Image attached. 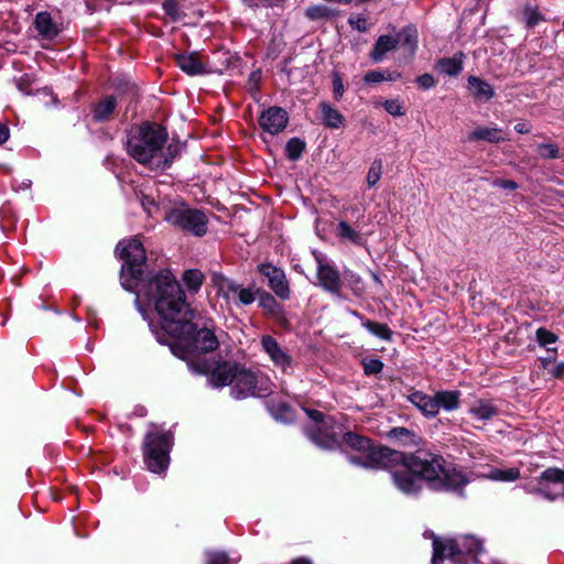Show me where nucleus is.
I'll list each match as a JSON object with an SVG mask.
<instances>
[{
  "label": "nucleus",
  "instance_id": "17",
  "mask_svg": "<svg viewBox=\"0 0 564 564\" xmlns=\"http://www.w3.org/2000/svg\"><path fill=\"white\" fill-rule=\"evenodd\" d=\"M539 487L534 492L542 495L546 499L555 500L556 495H552L546 488L543 487L544 481L558 482L564 485V470L555 467L545 469L538 479Z\"/></svg>",
  "mask_w": 564,
  "mask_h": 564
},
{
  "label": "nucleus",
  "instance_id": "24",
  "mask_svg": "<svg viewBox=\"0 0 564 564\" xmlns=\"http://www.w3.org/2000/svg\"><path fill=\"white\" fill-rule=\"evenodd\" d=\"M468 140H485L492 143H499L505 140L502 131L499 128L479 127L468 134Z\"/></svg>",
  "mask_w": 564,
  "mask_h": 564
},
{
  "label": "nucleus",
  "instance_id": "16",
  "mask_svg": "<svg viewBox=\"0 0 564 564\" xmlns=\"http://www.w3.org/2000/svg\"><path fill=\"white\" fill-rule=\"evenodd\" d=\"M409 399L423 414L427 416H435L440 411L436 394L427 395L416 391L413 392Z\"/></svg>",
  "mask_w": 564,
  "mask_h": 564
},
{
  "label": "nucleus",
  "instance_id": "11",
  "mask_svg": "<svg viewBox=\"0 0 564 564\" xmlns=\"http://www.w3.org/2000/svg\"><path fill=\"white\" fill-rule=\"evenodd\" d=\"M262 350L267 354L272 364L280 368L284 373L292 368L293 358L289 355L282 346L270 335H264L261 338Z\"/></svg>",
  "mask_w": 564,
  "mask_h": 564
},
{
  "label": "nucleus",
  "instance_id": "9",
  "mask_svg": "<svg viewBox=\"0 0 564 564\" xmlns=\"http://www.w3.org/2000/svg\"><path fill=\"white\" fill-rule=\"evenodd\" d=\"M164 219L169 224L195 236H203L207 231V218L196 209L174 208L164 214Z\"/></svg>",
  "mask_w": 564,
  "mask_h": 564
},
{
  "label": "nucleus",
  "instance_id": "58",
  "mask_svg": "<svg viewBox=\"0 0 564 564\" xmlns=\"http://www.w3.org/2000/svg\"><path fill=\"white\" fill-rule=\"evenodd\" d=\"M292 564H311V562L305 558H297V560H294L292 562Z\"/></svg>",
  "mask_w": 564,
  "mask_h": 564
},
{
  "label": "nucleus",
  "instance_id": "41",
  "mask_svg": "<svg viewBox=\"0 0 564 564\" xmlns=\"http://www.w3.org/2000/svg\"><path fill=\"white\" fill-rule=\"evenodd\" d=\"M207 564H228V556L224 552H209L207 554Z\"/></svg>",
  "mask_w": 564,
  "mask_h": 564
},
{
  "label": "nucleus",
  "instance_id": "44",
  "mask_svg": "<svg viewBox=\"0 0 564 564\" xmlns=\"http://www.w3.org/2000/svg\"><path fill=\"white\" fill-rule=\"evenodd\" d=\"M164 12L170 15L173 20L178 18V9L175 0H165L163 2Z\"/></svg>",
  "mask_w": 564,
  "mask_h": 564
},
{
  "label": "nucleus",
  "instance_id": "5",
  "mask_svg": "<svg viewBox=\"0 0 564 564\" xmlns=\"http://www.w3.org/2000/svg\"><path fill=\"white\" fill-rule=\"evenodd\" d=\"M117 251L123 260L121 268V284L128 291H133L142 275V265L145 262V251L138 239L122 240Z\"/></svg>",
  "mask_w": 564,
  "mask_h": 564
},
{
  "label": "nucleus",
  "instance_id": "52",
  "mask_svg": "<svg viewBox=\"0 0 564 564\" xmlns=\"http://www.w3.org/2000/svg\"><path fill=\"white\" fill-rule=\"evenodd\" d=\"M514 130L518 133H530L531 132V124L529 122H519L514 126Z\"/></svg>",
  "mask_w": 564,
  "mask_h": 564
},
{
  "label": "nucleus",
  "instance_id": "45",
  "mask_svg": "<svg viewBox=\"0 0 564 564\" xmlns=\"http://www.w3.org/2000/svg\"><path fill=\"white\" fill-rule=\"evenodd\" d=\"M417 85L423 89H430L435 86L436 82L431 74H423L416 78Z\"/></svg>",
  "mask_w": 564,
  "mask_h": 564
},
{
  "label": "nucleus",
  "instance_id": "47",
  "mask_svg": "<svg viewBox=\"0 0 564 564\" xmlns=\"http://www.w3.org/2000/svg\"><path fill=\"white\" fill-rule=\"evenodd\" d=\"M333 89L335 99L339 100L344 95V84L337 74L333 77Z\"/></svg>",
  "mask_w": 564,
  "mask_h": 564
},
{
  "label": "nucleus",
  "instance_id": "2",
  "mask_svg": "<svg viewBox=\"0 0 564 564\" xmlns=\"http://www.w3.org/2000/svg\"><path fill=\"white\" fill-rule=\"evenodd\" d=\"M162 329L170 336L164 340L176 357L191 360L196 355L213 351L218 339L210 321H202L185 302L181 285L169 272L159 273L149 285ZM160 341H163L159 338Z\"/></svg>",
  "mask_w": 564,
  "mask_h": 564
},
{
  "label": "nucleus",
  "instance_id": "49",
  "mask_svg": "<svg viewBox=\"0 0 564 564\" xmlns=\"http://www.w3.org/2000/svg\"><path fill=\"white\" fill-rule=\"evenodd\" d=\"M276 0H242L245 4L250 8L259 7L260 4L272 6Z\"/></svg>",
  "mask_w": 564,
  "mask_h": 564
},
{
  "label": "nucleus",
  "instance_id": "38",
  "mask_svg": "<svg viewBox=\"0 0 564 564\" xmlns=\"http://www.w3.org/2000/svg\"><path fill=\"white\" fill-rule=\"evenodd\" d=\"M540 156L544 159H554L558 156V150L554 144H540L536 149Z\"/></svg>",
  "mask_w": 564,
  "mask_h": 564
},
{
  "label": "nucleus",
  "instance_id": "10",
  "mask_svg": "<svg viewBox=\"0 0 564 564\" xmlns=\"http://www.w3.org/2000/svg\"><path fill=\"white\" fill-rule=\"evenodd\" d=\"M176 63L184 73L191 76L223 72V68L213 65L209 61H204L196 52L178 54Z\"/></svg>",
  "mask_w": 564,
  "mask_h": 564
},
{
  "label": "nucleus",
  "instance_id": "43",
  "mask_svg": "<svg viewBox=\"0 0 564 564\" xmlns=\"http://www.w3.org/2000/svg\"><path fill=\"white\" fill-rule=\"evenodd\" d=\"M386 80V72L383 70H371L365 75V82L369 84H376Z\"/></svg>",
  "mask_w": 564,
  "mask_h": 564
},
{
  "label": "nucleus",
  "instance_id": "59",
  "mask_svg": "<svg viewBox=\"0 0 564 564\" xmlns=\"http://www.w3.org/2000/svg\"><path fill=\"white\" fill-rule=\"evenodd\" d=\"M372 276H373V279H375L376 281H379V279H378V276H377L376 274H372Z\"/></svg>",
  "mask_w": 564,
  "mask_h": 564
},
{
  "label": "nucleus",
  "instance_id": "40",
  "mask_svg": "<svg viewBox=\"0 0 564 564\" xmlns=\"http://www.w3.org/2000/svg\"><path fill=\"white\" fill-rule=\"evenodd\" d=\"M348 22L354 29L360 32H365L368 30L367 19L360 14L351 15Z\"/></svg>",
  "mask_w": 564,
  "mask_h": 564
},
{
  "label": "nucleus",
  "instance_id": "60",
  "mask_svg": "<svg viewBox=\"0 0 564 564\" xmlns=\"http://www.w3.org/2000/svg\"><path fill=\"white\" fill-rule=\"evenodd\" d=\"M563 497H564V492H563Z\"/></svg>",
  "mask_w": 564,
  "mask_h": 564
},
{
  "label": "nucleus",
  "instance_id": "27",
  "mask_svg": "<svg viewBox=\"0 0 564 564\" xmlns=\"http://www.w3.org/2000/svg\"><path fill=\"white\" fill-rule=\"evenodd\" d=\"M460 393L458 391H440L436 393L438 408L453 411L459 406Z\"/></svg>",
  "mask_w": 564,
  "mask_h": 564
},
{
  "label": "nucleus",
  "instance_id": "50",
  "mask_svg": "<svg viewBox=\"0 0 564 564\" xmlns=\"http://www.w3.org/2000/svg\"><path fill=\"white\" fill-rule=\"evenodd\" d=\"M142 205L150 216H153L155 214V209H158L154 200L148 197L143 200Z\"/></svg>",
  "mask_w": 564,
  "mask_h": 564
},
{
  "label": "nucleus",
  "instance_id": "33",
  "mask_svg": "<svg viewBox=\"0 0 564 564\" xmlns=\"http://www.w3.org/2000/svg\"><path fill=\"white\" fill-rule=\"evenodd\" d=\"M203 273L198 270H187L183 274V281L189 290L196 291L203 283Z\"/></svg>",
  "mask_w": 564,
  "mask_h": 564
},
{
  "label": "nucleus",
  "instance_id": "51",
  "mask_svg": "<svg viewBox=\"0 0 564 564\" xmlns=\"http://www.w3.org/2000/svg\"><path fill=\"white\" fill-rule=\"evenodd\" d=\"M496 184L505 189L512 191V189L518 188L517 183L513 181H510V180H499Z\"/></svg>",
  "mask_w": 564,
  "mask_h": 564
},
{
  "label": "nucleus",
  "instance_id": "57",
  "mask_svg": "<svg viewBox=\"0 0 564 564\" xmlns=\"http://www.w3.org/2000/svg\"><path fill=\"white\" fill-rule=\"evenodd\" d=\"M386 72V80H397L401 77V74L399 72Z\"/></svg>",
  "mask_w": 564,
  "mask_h": 564
},
{
  "label": "nucleus",
  "instance_id": "8",
  "mask_svg": "<svg viewBox=\"0 0 564 564\" xmlns=\"http://www.w3.org/2000/svg\"><path fill=\"white\" fill-rule=\"evenodd\" d=\"M307 414L314 422V426L307 431L308 437L322 448L333 449L337 447L341 427L336 425L332 417H324L319 411L308 410Z\"/></svg>",
  "mask_w": 564,
  "mask_h": 564
},
{
  "label": "nucleus",
  "instance_id": "37",
  "mask_svg": "<svg viewBox=\"0 0 564 564\" xmlns=\"http://www.w3.org/2000/svg\"><path fill=\"white\" fill-rule=\"evenodd\" d=\"M380 176H381V163L380 162H375L369 171H368V174H367V184L371 187V186H375L379 180H380Z\"/></svg>",
  "mask_w": 564,
  "mask_h": 564
},
{
  "label": "nucleus",
  "instance_id": "56",
  "mask_svg": "<svg viewBox=\"0 0 564 564\" xmlns=\"http://www.w3.org/2000/svg\"><path fill=\"white\" fill-rule=\"evenodd\" d=\"M261 305L265 308H272L275 305V301L272 296H265L261 300Z\"/></svg>",
  "mask_w": 564,
  "mask_h": 564
},
{
  "label": "nucleus",
  "instance_id": "19",
  "mask_svg": "<svg viewBox=\"0 0 564 564\" xmlns=\"http://www.w3.org/2000/svg\"><path fill=\"white\" fill-rule=\"evenodd\" d=\"M34 26L44 39H53L58 34V26L47 12H40L35 15Z\"/></svg>",
  "mask_w": 564,
  "mask_h": 564
},
{
  "label": "nucleus",
  "instance_id": "39",
  "mask_svg": "<svg viewBox=\"0 0 564 564\" xmlns=\"http://www.w3.org/2000/svg\"><path fill=\"white\" fill-rule=\"evenodd\" d=\"M330 11L323 6L311 7L306 10V15L312 20L327 18Z\"/></svg>",
  "mask_w": 564,
  "mask_h": 564
},
{
  "label": "nucleus",
  "instance_id": "46",
  "mask_svg": "<svg viewBox=\"0 0 564 564\" xmlns=\"http://www.w3.org/2000/svg\"><path fill=\"white\" fill-rule=\"evenodd\" d=\"M254 300H256V295H254V292H253V290L251 288H243L240 291L239 304H241V305H249V304L253 303Z\"/></svg>",
  "mask_w": 564,
  "mask_h": 564
},
{
  "label": "nucleus",
  "instance_id": "23",
  "mask_svg": "<svg viewBox=\"0 0 564 564\" xmlns=\"http://www.w3.org/2000/svg\"><path fill=\"white\" fill-rule=\"evenodd\" d=\"M319 110L322 113V120L325 126L332 129H338L344 126L345 118L344 116L335 108H333L327 102H322L319 105Z\"/></svg>",
  "mask_w": 564,
  "mask_h": 564
},
{
  "label": "nucleus",
  "instance_id": "25",
  "mask_svg": "<svg viewBox=\"0 0 564 564\" xmlns=\"http://www.w3.org/2000/svg\"><path fill=\"white\" fill-rule=\"evenodd\" d=\"M397 46L398 40H395V36L381 35L375 44L371 57L375 62H380L388 52L394 50Z\"/></svg>",
  "mask_w": 564,
  "mask_h": 564
},
{
  "label": "nucleus",
  "instance_id": "18",
  "mask_svg": "<svg viewBox=\"0 0 564 564\" xmlns=\"http://www.w3.org/2000/svg\"><path fill=\"white\" fill-rule=\"evenodd\" d=\"M468 413L473 419L486 422L496 416L499 413V409L491 401L480 399L470 405Z\"/></svg>",
  "mask_w": 564,
  "mask_h": 564
},
{
  "label": "nucleus",
  "instance_id": "32",
  "mask_svg": "<svg viewBox=\"0 0 564 564\" xmlns=\"http://www.w3.org/2000/svg\"><path fill=\"white\" fill-rule=\"evenodd\" d=\"M371 334L375 336L389 340L391 338V330L386 324L372 322V321H366L362 324Z\"/></svg>",
  "mask_w": 564,
  "mask_h": 564
},
{
  "label": "nucleus",
  "instance_id": "15",
  "mask_svg": "<svg viewBox=\"0 0 564 564\" xmlns=\"http://www.w3.org/2000/svg\"><path fill=\"white\" fill-rule=\"evenodd\" d=\"M317 279L319 281V284L325 289L326 291L336 294L337 296H341L340 294V288L341 282L339 278V273L337 270H335L333 267L328 264L319 263L318 270H317Z\"/></svg>",
  "mask_w": 564,
  "mask_h": 564
},
{
  "label": "nucleus",
  "instance_id": "7",
  "mask_svg": "<svg viewBox=\"0 0 564 564\" xmlns=\"http://www.w3.org/2000/svg\"><path fill=\"white\" fill-rule=\"evenodd\" d=\"M270 392L271 380L268 376L239 366L232 384V393L236 398L264 397Z\"/></svg>",
  "mask_w": 564,
  "mask_h": 564
},
{
  "label": "nucleus",
  "instance_id": "30",
  "mask_svg": "<svg viewBox=\"0 0 564 564\" xmlns=\"http://www.w3.org/2000/svg\"><path fill=\"white\" fill-rule=\"evenodd\" d=\"M115 107H116L115 98L107 97L100 104H98V106L95 109L94 116L97 120H100V121L107 120L110 117V115L112 113V111L115 110Z\"/></svg>",
  "mask_w": 564,
  "mask_h": 564
},
{
  "label": "nucleus",
  "instance_id": "4",
  "mask_svg": "<svg viewBox=\"0 0 564 564\" xmlns=\"http://www.w3.org/2000/svg\"><path fill=\"white\" fill-rule=\"evenodd\" d=\"M482 551V544L473 535L458 538H434L432 564H441L444 558L455 564L465 563L464 556H477Z\"/></svg>",
  "mask_w": 564,
  "mask_h": 564
},
{
  "label": "nucleus",
  "instance_id": "36",
  "mask_svg": "<svg viewBox=\"0 0 564 564\" xmlns=\"http://www.w3.org/2000/svg\"><path fill=\"white\" fill-rule=\"evenodd\" d=\"M536 340L541 346H547L556 343L557 336L545 328H539L536 330Z\"/></svg>",
  "mask_w": 564,
  "mask_h": 564
},
{
  "label": "nucleus",
  "instance_id": "42",
  "mask_svg": "<svg viewBox=\"0 0 564 564\" xmlns=\"http://www.w3.org/2000/svg\"><path fill=\"white\" fill-rule=\"evenodd\" d=\"M382 362L378 359H371L364 364L365 372L367 375L379 373L382 370Z\"/></svg>",
  "mask_w": 564,
  "mask_h": 564
},
{
  "label": "nucleus",
  "instance_id": "35",
  "mask_svg": "<svg viewBox=\"0 0 564 564\" xmlns=\"http://www.w3.org/2000/svg\"><path fill=\"white\" fill-rule=\"evenodd\" d=\"M382 106L391 116L401 117L404 115L403 105L399 99H388Z\"/></svg>",
  "mask_w": 564,
  "mask_h": 564
},
{
  "label": "nucleus",
  "instance_id": "53",
  "mask_svg": "<svg viewBox=\"0 0 564 564\" xmlns=\"http://www.w3.org/2000/svg\"><path fill=\"white\" fill-rule=\"evenodd\" d=\"M348 282H349V284L352 286V289L355 291H357V290L361 291L362 290L361 288H359V284L361 283V279H360L359 275L350 274L349 278H348Z\"/></svg>",
  "mask_w": 564,
  "mask_h": 564
},
{
  "label": "nucleus",
  "instance_id": "28",
  "mask_svg": "<svg viewBox=\"0 0 564 564\" xmlns=\"http://www.w3.org/2000/svg\"><path fill=\"white\" fill-rule=\"evenodd\" d=\"M336 235L343 240H347L356 245L361 243V235L355 230L347 221H339Z\"/></svg>",
  "mask_w": 564,
  "mask_h": 564
},
{
  "label": "nucleus",
  "instance_id": "26",
  "mask_svg": "<svg viewBox=\"0 0 564 564\" xmlns=\"http://www.w3.org/2000/svg\"><path fill=\"white\" fill-rule=\"evenodd\" d=\"M436 69L448 76H456L463 69V54H456L453 57H445L436 63Z\"/></svg>",
  "mask_w": 564,
  "mask_h": 564
},
{
  "label": "nucleus",
  "instance_id": "6",
  "mask_svg": "<svg viewBox=\"0 0 564 564\" xmlns=\"http://www.w3.org/2000/svg\"><path fill=\"white\" fill-rule=\"evenodd\" d=\"M171 446L172 435L170 433L158 431L156 426L147 433L143 456L150 471L162 473L167 468Z\"/></svg>",
  "mask_w": 564,
  "mask_h": 564
},
{
  "label": "nucleus",
  "instance_id": "54",
  "mask_svg": "<svg viewBox=\"0 0 564 564\" xmlns=\"http://www.w3.org/2000/svg\"><path fill=\"white\" fill-rule=\"evenodd\" d=\"M9 139V129L7 126L0 122V144L4 143Z\"/></svg>",
  "mask_w": 564,
  "mask_h": 564
},
{
  "label": "nucleus",
  "instance_id": "34",
  "mask_svg": "<svg viewBox=\"0 0 564 564\" xmlns=\"http://www.w3.org/2000/svg\"><path fill=\"white\" fill-rule=\"evenodd\" d=\"M304 148L305 143L302 140L293 138L286 143L285 151L288 156L295 161L302 155Z\"/></svg>",
  "mask_w": 564,
  "mask_h": 564
},
{
  "label": "nucleus",
  "instance_id": "12",
  "mask_svg": "<svg viewBox=\"0 0 564 564\" xmlns=\"http://www.w3.org/2000/svg\"><path fill=\"white\" fill-rule=\"evenodd\" d=\"M289 117L280 107H271L263 111L259 118L260 127L271 135L281 132L288 124Z\"/></svg>",
  "mask_w": 564,
  "mask_h": 564
},
{
  "label": "nucleus",
  "instance_id": "13",
  "mask_svg": "<svg viewBox=\"0 0 564 564\" xmlns=\"http://www.w3.org/2000/svg\"><path fill=\"white\" fill-rule=\"evenodd\" d=\"M260 272L268 279L270 289L281 299L286 300L290 296V289L285 274L282 270L271 265L262 264Z\"/></svg>",
  "mask_w": 564,
  "mask_h": 564
},
{
  "label": "nucleus",
  "instance_id": "22",
  "mask_svg": "<svg viewBox=\"0 0 564 564\" xmlns=\"http://www.w3.org/2000/svg\"><path fill=\"white\" fill-rule=\"evenodd\" d=\"M398 45L405 51L409 56H412L417 46V32L414 28H404L395 35Z\"/></svg>",
  "mask_w": 564,
  "mask_h": 564
},
{
  "label": "nucleus",
  "instance_id": "55",
  "mask_svg": "<svg viewBox=\"0 0 564 564\" xmlns=\"http://www.w3.org/2000/svg\"><path fill=\"white\" fill-rule=\"evenodd\" d=\"M552 375L556 378H563L564 377V362L556 365L552 370Z\"/></svg>",
  "mask_w": 564,
  "mask_h": 564
},
{
  "label": "nucleus",
  "instance_id": "14",
  "mask_svg": "<svg viewBox=\"0 0 564 564\" xmlns=\"http://www.w3.org/2000/svg\"><path fill=\"white\" fill-rule=\"evenodd\" d=\"M239 366L231 362L218 364L209 373V381L214 387L234 384Z\"/></svg>",
  "mask_w": 564,
  "mask_h": 564
},
{
  "label": "nucleus",
  "instance_id": "48",
  "mask_svg": "<svg viewBox=\"0 0 564 564\" xmlns=\"http://www.w3.org/2000/svg\"><path fill=\"white\" fill-rule=\"evenodd\" d=\"M525 21L529 26H533L538 24V22L541 20L540 13L535 9H527L524 12Z\"/></svg>",
  "mask_w": 564,
  "mask_h": 564
},
{
  "label": "nucleus",
  "instance_id": "20",
  "mask_svg": "<svg viewBox=\"0 0 564 564\" xmlns=\"http://www.w3.org/2000/svg\"><path fill=\"white\" fill-rule=\"evenodd\" d=\"M468 89H469L470 94L476 99H479V100L487 101V100L491 99L495 95V90H494L492 86L489 83H487L476 76H470L468 78Z\"/></svg>",
  "mask_w": 564,
  "mask_h": 564
},
{
  "label": "nucleus",
  "instance_id": "29",
  "mask_svg": "<svg viewBox=\"0 0 564 564\" xmlns=\"http://www.w3.org/2000/svg\"><path fill=\"white\" fill-rule=\"evenodd\" d=\"M520 476V471L518 468H508V469H500L495 468L491 469L488 474V478L492 480H499V481H513L518 479Z\"/></svg>",
  "mask_w": 564,
  "mask_h": 564
},
{
  "label": "nucleus",
  "instance_id": "1",
  "mask_svg": "<svg viewBox=\"0 0 564 564\" xmlns=\"http://www.w3.org/2000/svg\"><path fill=\"white\" fill-rule=\"evenodd\" d=\"M344 444L356 452L351 462L366 468L389 469L397 488L408 495L415 494L426 480L433 489L454 490L467 482L465 475L442 457L426 454L404 455L387 447H375L367 437L348 432Z\"/></svg>",
  "mask_w": 564,
  "mask_h": 564
},
{
  "label": "nucleus",
  "instance_id": "21",
  "mask_svg": "<svg viewBox=\"0 0 564 564\" xmlns=\"http://www.w3.org/2000/svg\"><path fill=\"white\" fill-rule=\"evenodd\" d=\"M218 292L228 303L239 304L240 291L243 289L242 285L232 282L229 279L221 278L217 282Z\"/></svg>",
  "mask_w": 564,
  "mask_h": 564
},
{
  "label": "nucleus",
  "instance_id": "3",
  "mask_svg": "<svg viewBox=\"0 0 564 564\" xmlns=\"http://www.w3.org/2000/svg\"><path fill=\"white\" fill-rule=\"evenodd\" d=\"M165 130L159 126L145 122L131 130L127 139L128 153L139 163L152 170L165 169L178 154L177 144H169Z\"/></svg>",
  "mask_w": 564,
  "mask_h": 564
},
{
  "label": "nucleus",
  "instance_id": "31",
  "mask_svg": "<svg viewBox=\"0 0 564 564\" xmlns=\"http://www.w3.org/2000/svg\"><path fill=\"white\" fill-rule=\"evenodd\" d=\"M388 436L391 440H395L403 445L415 443V435L410 430L405 427H394L389 431Z\"/></svg>",
  "mask_w": 564,
  "mask_h": 564
}]
</instances>
